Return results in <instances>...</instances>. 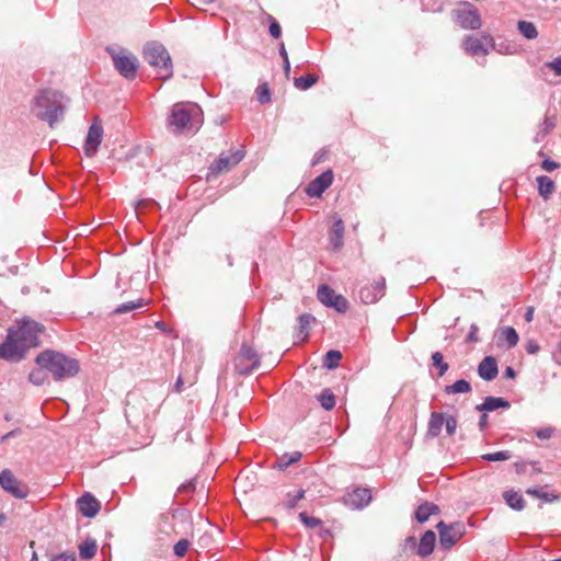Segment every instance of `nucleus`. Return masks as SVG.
Masks as SVG:
<instances>
[{
    "label": "nucleus",
    "mask_w": 561,
    "mask_h": 561,
    "mask_svg": "<svg viewBox=\"0 0 561 561\" xmlns=\"http://www.w3.org/2000/svg\"><path fill=\"white\" fill-rule=\"evenodd\" d=\"M517 28L526 39H535L538 37L537 27L533 22L518 21Z\"/></svg>",
    "instance_id": "34"
},
{
    "label": "nucleus",
    "mask_w": 561,
    "mask_h": 561,
    "mask_svg": "<svg viewBox=\"0 0 561 561\" xmlns=\"http://www.w3.org/2000/svg\"><path fill=\"white\" fill-rule=\"evenodd\" d=\"M415 545H416V541H415L414 537H408L405 539V546L415 547Z\"/></svg>",
    "instance_id": "62"
},
{
    "label": "nucleus",
    "mask_w": 561,
    "mask_h": 561,
    "mask_svg": "<svg viewBox=\"0 0 561 561\" xmlns=\"http://www.w3.org/2000/svg\"><path fill=\"white\" fill-rule=\"evenodd\" d=\"M505 377L511 379H514L516 377V373L511 366L506 367Z\"/></svg>",
    "instance_id": "59"
},
{
    "label": "nucleus",
    "mask_w": 561,
    "mask_h": 561,
    "mask_svg": "<svg viewBox=\"0 0 561 561\" xmlns=\"http://www.w3.org/2000/svg\"><path fill=\"white\" fill-rule=\"evenodd\" d=\"M191 545H192V539L181 537L178 540V558L184 557L186 554V552L188 551Z\"/></svg>",
    "instance_id": "47"
},
{
    "label": "nucleus",
    "mask_w": 561,
    "mask_h": 561,
    "mask_svg": "<svg viewBox=\"0 0 561 561\" xmlns=\"http://www.w3.org/2000/svg\"><path fill=\"white\" fill-rule=\"evenodd\" d=\"M439 533V542L444 549H450L456 542L465 535V526L461 523H454L450 525L439 522L436 525Z\"/></svg>",
    "instance_id": "9"
},
{
    "label": "nucleus",
    "mask_w": 561,
    "mask_h": 561,
    "mask_svg": "<svg viewBox=\"0 0 561 561\" xmlns=\"http://www.w3.org/2000/svg\"><path fill=\"white\" fill-rule=\"evenodd\" d=\"M499 374L497 362L492 356L484 357L478 366V375L486 381L493 380Z\"/></svg>",
    "instance_id": "21"
},
{
    "label": "nucleus",
    "mask_w": 561,
    "mask_h": 561,
    "mask_svg": "<svg viewBox=\"0 0 561 561\" xmlns=\"http://www.w3.org/2000/svg\"><path fill=\"white\" fill-rule=\"evenodd\" d=\"M144 305H145L144 299H138L137 301H128V302H125V304H122L121 306H118L114 312L117 314L126 313V312L133 311L137 308H140Z\"/></svg>",
    "instance_id": "43"
},
{
    "label": "nucleus",
    "mask_w": 561,
    "mask_h": 561,
    "mask_svg": "<svg viewBox=\"0 0 561 561\" xmlns=\"http://www.w3.org/2000/svg\"><path fill=\"white\" fill-rule=\"evenodd\" d=\"M470 391L471 385L465 379L457 380L453 385L446 386L444 388V392L447 394L468 393Z\"/></svg>",
    "instance_id": "36"
},
{
    "label": "nucleus",
    "mask_w": 561,
    "mask_h": 561,
    "mask_svg": "<svg viewBox=\"0 0 561 561\" xmlns=\"http://www.w3.org/2000/svg\"><path fill=\"white\" fill-rule=\"evenodd\" d=\"M333 225L329 231V241L334 251H340L344 244V231L345 226L342 218H340L337 215H333Z\"/></svg>",
    "instance_id": "18"
},
{
    "label": "nucleus",
    "mask_w": 561,
    "mask_h": 561,
    "mask_svg": "<svg viewBox=\"0 0 561 561\" xmlns=\"http://www.w3.org/2000/svg\"><path fill=\"white\" fill-rule=\"evenodd\" d=\"M77 503L80 513L85 517H94L101 510L100 502L90 493L83 494Z\"/></svg>",
    "instance_id": "19"
},
{
    "label": "nucleus",
    "mask_w": 561,
    "mask_h": 561,
    "mask_svg": "<svg viewBox=\"0 0 561 561\" xmlns=\"http://www.w3.org/2000/svg\"><path fill=\"white\" fill-rule=\"evenodd\" d=\"M538 192L543 199H548L554 191V182L546 175L537 176Z\"/></svg>",
    "instance_id": "30"
},
{
    "label": "nucleus",
    "mask_w": 561,
    "mask_h": 561,
    "mask_svg": "<svg viewBox=\"0 0 561 561\" xmlns=\"http://www.w3.org/2000/svg\"><path fill=\"white\" fill-rule=\"evenodd\" d=\"M526 493L546 503H552L560 499L559 494L545 492L542 489L539 488H529L526 490Z\"/></svg>",
    "instance_id": "32"
},
{
    "label": "nucleus",
    "mask_w": 561,
    "mask_h": 561,
    "mask_svg": "<svg viewBox=\"0 0 561 561\" xmlns=\"http://www.w3.org/2000/svg\"><path fill=\"white\" fill-rule=\"evenodd\" d=\"M156 252L158 254H161L164 257V263L169 262L170 264H172L173 263V255H172L173 244H172L171 238L164 237L163 239H161L157 244Z\"/></svg>",
    "instance_id": "29"
},
{
    "label": "nucleus",
    "mask_w": 561,
    "mask_h": 561,
    "mask_svg": "<svg viewBox=\"0 0 561 561\" xmlns=\"http://www.w3.org/2000/svg\"><path fill=\"white\" fill-rule=\"evenodd\" d=\"M279 54H280L283 60H286V58H288V54H287V50H286L284 44H282L279 47Z\"/></svg>",
    "instance_id": "60"
},
{
    "label": "nucleus",
    "mask_w": 561,
    "mask_h": 561,
    "mask_svg": "<svg viewBox=\"0 0 561 561\" xmlns=\"http://www.w3.org/2000/svg\"><path fill=\"white\" fill-rule=\"evenodd\" d=\"M503 496L506 504L513 510L522 511L525 507V501L518 492L513 490L506 491Z\"/></svg>",
    "instance_id": "31"
},
{
    "label": "nucleus",
    "mask_w": 561,
    "mask_h": 561,
    "mask_svg": "<svg viewBox=\"0 0 561 561\" xmlns=\"http://www.w3.org/2000/svg\"><path fill=\"white\" fill-rule=\"evenodd\" d=\"M317 81L318 78L316 76L308 75L305 77L296 78L294 84L299 90H307L311 88Z\"/></svg>",
    "instance_id": "40"
},
{
    "label": "nucleus",
    "mask_w": 561,
    "mask_h": 561,
    "mask_svg": "<svg viewBox=\"0 0 561 561\" xmlns=\"http://www.w3.org/2000/svg\"><path fill=\"white\" fill-rule=\"evenodd\" d=\"M445 413L433 412L430 416L428 425H427V436L434 438L437 437L443 428L445 423Z\"/></svg>",
    "instance_id": "24"
},
{
    "label": "nucleus",
    "mask_w": 561,
    "mask_h": 561,
    "mask_svg": "<svg viewBox=\"0 0 561 561\" xmlns=\"http://www.w3.org/2000/svg\"><path fill=\"white\" fill-rule=\"evenodd\" d=\"M184 432H185L184 436L181 437V440H184V442L182 443V442L178 440V453L180 451V455H185L184 450H186L188 448V456H191L192 451L196 449L194 440L192 438L191 427L190 426L187 428L183 427L181 430V434Z\"/></svg>",
    "instance_id": "28"
},
{
    "label": "nucleus",
    "mask_w": 561,
    "mask_h": 561,
    "mask_svg": "<svg viewBox=\"0 0 561 561\" xmlns=\"http://www.w3.org/2000/svg\"><path fill=\"white\" fill-rule=\"evenodd\" d=\"M479 426L481 430H484L488 426V415L486 414L481 415V417L479 420Z\"/></svg>",
    "instance_id": "58"
},
{
    "label": "nucleus",
    "mask_w": 561,
    "mask_h": 561,
    "mask_svg": "<svg viewBox=\"0 0 561 561\" xmlns=\"http://www.w3.org/2000/svg\"><path fill=\"white\" fill-rule=\"evenodd\" d=\"M436 542V535L433 530H426L424 535L422 536L419 548H417V556L425 558L430 556L435 547Z\"/></svg>",
    "instance_id": "23"
},
{
    "label": "nucleus",
    "mask_w": 561,
    "mask_h": 561,
    "mask_svg": "<svg viewBox=\"0 0 561 561\" xmlns=\"http://www.w3.org/2000/svg\"><path fill=\"white\" fill-rule=\"evenodd\" d=\"M36 362L41 368L50 371L56 380L73 377L79 371V364L76 359L54 351L41 353Z\"/></svg>",
    "instance_id": "3"
},
{
    "label": "nucleus",
    "mask_w": 561,
    "mask_h": 561,
    "mask_svg": "<svg viewBox=\"0 0 561 561\" xmlns=\"http://www.w3.org/2000/svg\"><path fill=\"white\" fill-rule=\"evenodd\" d=\"M30 380L33 383L39 385L43 381V378L41 377V371H33L30 374Z\"/></svg>",
    "instance_id": "55"
},
{
    "label": "nucleus",
    "mask_w": 561,
    "mask_h": 561,
    "mask_svg": "<svg viewBox=\"0 0 561 561\" xmlns=\"http://www.w3.org/2000/svg\"><path fill=\"white\" fill-rule=\"evenodd\" d=\"M445 426H446V433L449 436H453L456 433L458 422L455 416L451 415H445Z\"/></svg>",
    "instance_id": "48"
},
{
    "label": "nucleus",
    "mask_w": 561,
    "mask_h": 561,
    "mask_svg": "<svg viewBox=\"0 0 561 561\" xmlns=\"http://www.w3.org/2000/svg\"><path fill=\"white\" fill-rule=\"evenodd\" d=\"M483 42H488L489 44L493 45V38L491 35L483 34L481 37L474 36V35H467L462 39V48L463 50L472 56H486L489 54V49L484 46Z\"/></svg>",
    "instance_id": "15"
},
{
    "label": "nucleus",
    "mask_w": 561,
    "mask_h": 561,
    "mask_svg": "<svg viewBox=\"0 0 561 561\" xmlns=\"http://www.w3.org/2000/svg\"><path fill=\"white\" fill-rule=\"evenodd\" d=\"M204 122V113L197 103L178 104V131L195 133Z\"/></svg>",
    "instance_id": "6"
},
{
    "label": "nucleus",
    "mask_w": 561,
    "mask_h": 561,
    "mask_svg": "<svg viewBox=\"0 0 561 561\" xmlns=\"http://www.w3.org/2000/svg\"><path fill=\"white\" fill-rule=\"evenodd\" d=\"M144 59L154 67L161 79L172 76V59L165 47L159 42H149L142 50Z\"/></svg>",
    "instance_id": "5"
},
{
    "label": "nucleus",
    "mask_w": 561,
    "mask_h": 561,
    "mask_svg": "<svg viewBox=\"0 0 561 561\" xmlns=\"http://www.w3.org/2000/svg\"><path fill=\"white\" fill-rule=\"evenodd\" d=\"M284 70H285V75L288 77L289 72H290L289 58H286V60H284Z\"/></svg>",
    "instance_id": "61"
},
{
    "label": "nucleus",
    "mask_w": 561,
    "mask_h": 561,
    "mask_svg": "<svg viewBox=\"0 0 561 561\" xmlns=\"http://www.w3.org/2000/svg\"><path fill=\"white\" fill-rule=\"evenodd\" d=\"M159 528H160V531L165 533V534H170L174 530L173 525L167 524V523H164L163 525L159 524Z\"/></svg>",
    "instance_id": "56"
},
{
    "label": "nucleus",
    "mask_w": 561,
    "mask_h": 561,
    "mask_svg": "<svg viewBox=\"0 0 561 561\" xmlns=\"http://www.w3.org/2000/svg\"><path fill=\"white\" fill-rule=\"evenodd\" d=\"M454 22L462 30L476 31L482 26L478 9L470 2H462L461 7L451 11Z\"/></svg>",
    "instance_id": "7"
},
{
    "label": "nucleus",
    "mask_w": 561,
    "mask_h": 561,
    "mask_svg": "<svg viewBox=\"0 0 561 561\" xmlns=\"http://www.w3.org/2000/svg\"><path fill=\"white\" fill-rule=\"evenodd\" d=\"M371 500V494L368 489L357 488L353 492L348 493L345 497L346 504L354 508H362L366 506Z\"/></svg>",
    "instance_id": "20"
},
{
    "label": "nucleus",
    "mask_w": 561,
    "mask_h": 561,
    "mask_svg": "<svg viewBox=\"0 0 561 561\" xmlns=\"http://www.w3.org/2000/svg\"><path fill=\"white\" fill-rule=\"evenodd\" d=\"M256 95L259 102L262 104L271 102V91L266 82L257 87Z\"/></svg>",
    "instance_id": "46"
},
{
    "label": "nucleus",
    "mask_w": 561,
    "mask_h": 561,
    "mask_svg": "<svg viewBox=\"0 0 561 561\" xmlns=\"http://www.w3.org/2000/svg\"><path fill=\"white\" fill-rule=\"evenodd\" d=\"M154 325H156V328H158L161 331H168L164 322H162V321H157Z\"/></svg>",
    "instance_id": "63"
},
{
    "label": "nucleus",
    "mask_w": 561,
    "mask_h": 561,
    "mask_svg": "<svg viewBox=\"0 0 561 561\" xmlns=\"http://www.w3.org/2000/svg\"><path fill=\"white\" fill-rule=\"evenodd\" d=\"M242 159H243L242 151H236V152L230 153L229 156L221 154L217 160H215L210 164L209 171L206 175V180L210 181L211 179L217 178L219 174L230 171Z\"/></svg>",
    "instance_id": "11"
},
{
    "label": "nucleus",
    "mask_w": 561,
    "mask_h": 561,
    "mask_svg": "<svg viewBox=\"0 0 561 561\" xmlns=\"http://www.w3.org/2000/svg\"><path fill=\"white\" fill-rule=\"evenodd\" d=\"M184 451L185 455H180L178 463V496L195 493L199 484L201 460L195 458L191 461L188 448Z\"/></svg>",
    "instance_id": "4"
},
{
    "label": "nucleus",
    "mask_w": 561,
    "mask_h": 561,
    "mask_svg": "<svg viewBox=\"0 0 561 561\" xmlns=\"http://www.w3.org/2000/svg\"><path fill=\"white\" fill-rule=\"evenodd\" d=\"M268 20H270V34L272 37L274 38H279L280 37V34H282V28H280V25L278 24V22L273 18V16H268Z\"/></svg>",
    "instance_id": "49"
},
{
    "label": "nucleus",
    "mask_w": 561,
    "mask_h": 561,
    "mask_svg": "<svg viewBox=\"0 0 561 561\" xmlns=\"http://www.w3.org/2000/svg\"><path fill=\"white\" fill-rule=\"evenodd\" d=\"M438 513H439V507L436 504L425 502L417 507V510L415 512V518L420 523H425L428 520V518L432 515H436Z\"/></svg>",
    "instance_id": "26"
},
{
    "label": "nucleus",
    "mask_w": 561,
    "mask_h": 561,
    "mask_svg": "<svg viewBox=\"0 0 561 561\" xmlns=\"http://www.w3.org/2000/svg\"><path fill=\"white\" fill-rule=\"evenodd\" d=\"M0 485L16 499H24L28 494L27 485L19 481L8 469L0 473Z\"/></svg>",
    "instance_id": "14"
},
{
    "label": "nucleus",
    "mask_w": 561,
    "mask_h": 561,
    "mask_svg": "<svg viewBox=\"0 0 561 561\" xmlns=\"http://www.w3.org/2000/svg\"><path fill=\"white\" fill-rule=\"evenodd\" d=\"M508 401L497 397H486L482 404L477 405L478 411H494L500 408H508Z\"/></svg>",
    "instance_id": "27"
},
{
    "label": "nucleus",
    "mask_w": 561,
    "mask_h": 561,
    "mask_svg": "<svg viewBox=\"0 0 561 561\" xmlns=\"http://www.w3.org/2000/svg\"><path fill=\"white\" fill-rule=\"evenodd\" d=\"M500 340H505L507 342L508 347H514L517 345L519 341V336L516 330L512 327H504L500 329Z\"/></svg>",
    "instance_id": "35"
},
{
    "label": "nucleus",
    "mask_w": 561,
    "mask_h": 561,
    "mask_svg": "<svg viewBox=\"0 0 561 561\" xmlns=\"http://www.w3.org/2000/svg\"><path fill=\"white\" fill-rule=\"evenodd\" d=\"M432 364L438 368L439 377H443L449 368L448 363L444 360V356L440 352H434L432 354Z\"/></svg>",
    "instance_id": "38"
},
{
    "label": "nucleus",
    "mask_w": 561,
    "mask_h": 561,
    "mask_svg": "<svg viewBox=\"0 0 561 561\" xmlns=\"http://www.w3.org/2000/svg\"><path fill=\"white\" fill-rule=\"evenodd\" d=\"M175 124V112L172 111L171 115L169 116V125Z\"/></svg>",
    "instance_id": "64"
},
{
    "label": "nucleus",
    "mask_w": 561,
    "mask_h": 561,
    "mask_svg": "<svg viewBox=\"0 0 561 561\" xmlns=\"http://www.w3.org/2000/svg\"><path fill=\"white\" fill-rule=\"evenodd\" d=\"M535 308L528 307L525 313V320L531 322L534 320Z\"/></svg>",
    "instance_id": "57"
},
{
    "label": "nucleus",
    "mask_w": 561,
    "mask_h": 561,
    "mask_svg": "<svg viewBox=\"0 0 561 561\" xmlns=\"http://www.w3.org/2000/svg\"><path fill=\"white\" fill-rule=\"evenodd\" d=\"M342 354L340 351L331 350L325 354L323 365L328 369H334L339 366Z\"/></svg>",
    "instance_id": "37"
},
{
    "label": "nucleus",
    "mask_w": 561,
    "mask_h": 561,
    "mask_svg": "<svg viewBox=\"0 0 561 561\" xmlns=\"http://www.w3.org/2000/svg\"><path fill=\"white\" fill-rule=\"evenodd\" d=\"M98 550V545L93 539H85L79 545V554L82 559L88 560L94 557Z\"/></svg>",
    "instance_id": "33"
},
{
    "label": "nucleus",
    "mask_w": 561,
    "mask_h": 561,
    "mask_svg": "<svg viewBox=\"0 0 561 561\" xmlns=\"http://www.w3.org/2000/svg\"><path fill=\"white\" fill-rule=\"evenodd\" d=\"M386 279L381 275H377L370 282L365 284L359 289V298L366 304H375L385 296Z\"/></svg>",
    "instance_id": "10"
},
{
    "label": "nucleus",
    "mask_w": 561,
    "mask_h": 561,
    "mask_svg": "<svg viewBox=\"0 0 561 561\" xmlns=\"http://www.w3.org/2000/svg\"><path fill=\"white\" fill-rule=\"evenodd\" d=\"M536 435L540 439H549L552 435V428H550V427L540 428L536 432Z\"/></svg>",
    "instance_id": "53"
},
{
    "label": "nucleus",
    "mask_w": 561,
    "mask_h": 561,
    "mask_svg": "<svg viewBox=\"0 0 561 561\" xmlns=\"http://www.w3.org/2000/svg\"><path fill=\"white\" fill-rule=\"evenodd\" d=\"M306 491L304 489H296L285 493L280 505L286 510H294L297 507L298 502L305 499Z\"/></svg>",
    "instance_id": "25"
},
{
    "label": "nucleus",
    "mask_w": 561,
    "mask_h": 561,
    "mask_svg": "<svg viewBox=\"0 0 561 561\" xmlns=\"http://www.w3.org/2000/svg\"><path fill=\"white\" fill-rule=\"evenodd\" d=\"M512 455L508 450H501L482 455V459L486 461H505L511 459Z\"/></svg>",
    "instance_id": "45"
},
{
    "label": "nucleus",
    "mask_w": 561,
    "mask_h": 561,
    "mask_svg": "<svg viewBox=\"0 0 561 561\" xmlns=\"http://www.w3.org/2000/svg\"><path fill=\"white\" fill-rule=\"evenodd\" d=\"M44 327L35 321L23 320L15 330H10L0 345V358L20 360L25 352L38 345V334Z\"/></svg>",
    "instance_id": "1"
},
{
    "label": "nucleus",
    "mask_w": 561,
    "mask_h": 561,
    "mask_svg": "<svg viewBox=\"0 0 561 561\" xmlns=\"http://www.w3.org/2000/svg\"><path fill=\"white\" fill-rule=\"evenodd\" d=\"M318 299L325 306L334 308L339 312H345L348 309L347 299L336 294L328 285H321L317 293Z\"/></svg>",
    "instance_id": "12"
},
{
    "label": "nucleus",
    "mask_w": 561,
    "mask_h": 561,
    "mask_svg": "<svg viewBox=\"0 0 561 561\" xmlns=\"http://www.w3.org/2000/svg\"><path fill=\"white\" fill-rule=\"evenodd\" d=\"M103 138V127L101 125V121L96 117L92 125L89 128L85 145H84V151L85 154L89 157H92L96 153L99 146L102 142Z\"/></svg>",
    "instance_id": "16"
},
{
    "label": "nucleus",
    "mask_w": 561,
    "mask_h": 561,
    "mask_svg": "<svg viewBox=\"0 0 561 561\" xmlns=\"http://www.w3.org/2000/svg\"><path fill=\"white\" fill-rule=\"evenodd\" d=\"M319 401L325 410H332L335 407V396L329 389L321 392Z\"/></svg>",
    "instance_id": "39"
},
{
    "label": "nucleus",
    "mask_w": 561,
    "mask_h": 561,
    "mask_svg": "<svg viewBox=\"0 0 561 561\" xmlns=\"http://www.w3.org/2000/svg\"><path fill=\"white\" fill-rule=\"evenodd\" d=\"M260 364L256 352L248 345H242L239 355L234 359V367L239 374H248Z\"/></svg>",
    "instance_id": "13"
},
{
    "label": "nucleus",
    "mask_w": 561,
    "mask_h": 561,
    "mask_svg": "<svg viewBox=\"0 0 561 561\" xmlns=\"http://www.w3.org/2000/svg\"><path fill=\"white\" fill-rule=\"evenodd\" d=\"M51 561H76L75 552H62L55 556Z\"/></svg>",
    "instance_id": "51"
},
{
    "label": "nucleus",
    "mask_w": 561,
    "mask_h": 561,
    "mask_svg": "<svg viewBox=\"0 0 561 561\" xmlns=\"http://www.w3.org/2000/svg\"><path fill=\"white\" fill-rule=\"evenodd\" d=\"M299 518H300L301 523L309 529H314L317 527L322 526L321 519L313 517V516H309L306 512H301L299 514Z\"/></svg>",
    "instance_id": "44"
},
{
    "label": "nucleus",
    "mask_w": 561,
    "mask_h": 561,
    "mask_svg": "<svg viewBox=\"0 0 561 561\" xmlns=\"http://www.w3.org/2000/svg\"><path fill=\"white\" fill-rule=\"evenodd\" d=\"M541 168L547 172H552L559 168V164L550 159H546L542 161Z\"/></svg>",
    "instance_id": "52"
},
{
    "label": "nucleus",
    "mask_w": 561,
    "mask_h": 561,
    "mask_svg": "<svg viewBox=\"0 0 561 561\" xmlns=\"http://www.w3.org/2000/svg\"><path fill=\"white\" fill-rule=\"evenodd\" d=\"M546 67L551 69L554 75L561 76V56L557 57L552 61L547 62Z\"/></svg>",
    "instance_id": "50"
},
{
    "label": "nucleus",
    "mask_w": 561,
    "mask_h": 561,
    "mask_svg": "<svg viewBox=\"0 0 561 561\" xmlns=\"http://www.w3.org/2000/svg\"><path fill=\"white\" fill-rule=\"evenodd\" d=\"M301 458V453L294 451L290 455H284L277 460V467L279 469H285L289 467L291 463L298 461Z\"/></svg>",
    "instance_id": "41"
},
{
    "label": "nucleus",
    "mask_w": 561,
    "mask_h": 561,
    "mask_svg": "<svg viewBox=\"0 0 561 561\" xmlns=\"http://www.w3.org/2000/svg\"><path fill=\"white\" fill-rule=\"evenodd\" d=\"M526 351L529 354H536L539 351V345L535 341H529L526 345Z\"/></svg>",
    "instance_id": "54"
},
{
    "label": "nucleus",
    "mask_w": 561,
    "mask_h": 561,
    "mask_svg": "<svg viewBox=\"0 0 561 561\" xmlns=\"http://www.w3.org/2000/svg\"><path fill=\"white\" fill-rule=\"evenodd\" d=\"M106 51L112 57L116 70L126 79H134L138 69L136 56L125 49L106 47Z\"/></svg>",
    "instance_id": "8"
},
{
    "label": "nucleus",
    "mask_w": 561,
    "mask_h": 561,
    "mask_svg": "<svg viewBox=\"0 0 561 561\" xmlns=\"http://www.w3.org/2000/svg\"><path fill=\"white\" fill-rule=\"evenodd\" d=\"M62 100L61 92L43 89L34 96L31 111L38 119L48 123L53 128L62 115Z\"/></svg>",
    "instance_id": "2"
},
{
    "label": "nucleus",
    "mask_w": 561,
    "mask_h": 561,
    "mask_svg": "<svg viewBox=\"0 0 561 561\" xmlns=\"http://www.w3.org/2000/svg\"><path fill=\"white\" fill-rule=\"evenodd\" d=\"M332 182L333 172L331 170H327L308 184L306 193L310 197H320Z\"/></svg>",
    "instance_id": "17"
},
{
    "label": "nucleus",
    "mask_w": 561,
    "mask_h": 561,
    "mask_svg": "<svg viewBox=\"0 0 561 561\" xmlns=\"http://www.w3.org/2000/svg\"><path fill=\"white\" fill-rule=\"evenodd\" d=\"M313 320L314 318L310 313H304L298 318V328L300 334H304V340L307 337L310 323Z\"/></svg>",
    "instance_id": "42"
},
{
    "label": "nucleus",
    "mask_w": 561,
    "mask_h": 561,
    "mask_svg": "<svg viewBox=\"0 0 561 561\" xmlns=\"http://www.w3.org/2000/svg\"><path fill=\"white\" fill-rule=\"evenodd\" d=\"M194 522L190 512L181 513L180 522H178V536L182 538H194Z\"/></svg>",
    "instance_id": "22"
}]
</instances>
